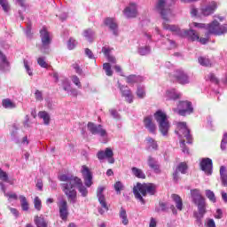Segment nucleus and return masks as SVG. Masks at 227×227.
Listing matches in <instances>:
<instances>
[{"label": "nucleus", "mask_w": 227, "mask_h": 227, "mask_svg": "<svg viewBox=\"0 0 227 227\" xmlns=\"http://www.w3.org/2000/svg\"><path fill=\"white\" fill-rule=\"evenodd\" d=\"M191 196L192 202L198 208V212L193 213V217L196 219V223L201 226V219H203L205 214H207V202L198 189L191 190Z\"/></svg>", "instance_id": "f03ea898"}, {"label": "nucleus", "mask_w": 227, "mask_h": 227, "mask_svg": "<svg viewBox=\"0 0 227 227\" xmlns=\"http://www.w3.org/2000/svg\"><path fill=\"white\" fill-rule=\"evenodd\" d=\"M105 26L109 27L110 31L113 32L114 36H118V23H116V20L114 18H106L104 20Z\"/></svg>", "instance_id": "f3484780"}, {"label": "nucleus", "mask_w": 227, "mask_h": 227, "mask_svg": "<svg viewBox=\"0 0 227 227\" xmlns=\"http://www.w3.org/2000/svg\"><path fill=\"white\" fill-rule=\"evenodd\" d=\"M171 198L173 201H175L177 210H184V201L182 200V198L178 194H172Z\"/></svg>", "instance_id": "393cba45"}, {"label": "nucleus", "mask_w": 227, "mask_h": 227, "mask_svg": "<svg viewBox=\"0 0 227 227\" xmlns=\"http://www.w3.org/2000/svg\"><path fill=\"white\" fill-rule=\"evenodd\" d=\"M179 173H182V175H185L187 173V170L189 169V166L186 162H181L178 164V166L176 168Z\"/></svg>", "instance_id": "2f4dec72"}, {"label": "nucleus", "mask_w": 227, "mask_h": 227, "mask_svg": "<svg viewBox=\"0 0 227 227\" xmlns=\"http://www.w3.org/2000/svg\"><path fill=\"white\" fill-rule=\"evenodd\" d=\"M198 61L201 67H212V62L210 59L207 57H199Z\"/></svg>", "instance_id": "7c9ffc66"}, {"label": "nucleus", "mask_w": 227, "mask_h": 227, "mask_svg": "<svg viewBox=\"0 0 227 227\" xmlns=\"http://www.w3.org/2000/svg\"><path fill=\"white\" fill-rule=\"evenodd\" d=\"M82 176L86 187H91L93 185V173L90 170V168L86 165L82 166L81 169Z\"/></svg>", "instance_id": "1a4fd4ad"}, {"label": "nucleus", "mask_w": 227, "mask_h": 227, "mask_svg": "<svg viewBox=\"0 0 227 227\" xmlns=\"http://www.w3.org/2000/svg\"><path fill=\"white\" fill-rule=\"evenodd\" d=\"M215 219H223V211L221 209H216Z\"/></svg>", "instance_id": "338daca9"}, {"label": "nucleus", "mask_w": 227, "mask_h": 227, "mask_svg": "<svg viewBox=\"0 0 227 227\" xmlns=\"http://www.w3.org/2000/svg\"><path fill=\"white\" fill-rule=\"evenodd\" d=\"M119 90L122 97H127V95H129V93H132V90H130V89H129L125 85H121V83H119Z\"/></svg>", "instance_id": "e433bc0d"}, {"label": "nucleus", "mask_w": 227, "mask_h": 227, "mask_svg": "<svg viewBox=\"0 0 227 227\" xmlns=\"http://www.w3.org/2000/svg\"><path fill=\"white\" fill-rule=\"evenodd\" d=\"M220 180L223 187H227V171L226 167H220Z\"/></svg>", "instance_id": "a878e982"}, {"label": "nucleus", "mask_w": 227, "mask_h": 227, "mask_svg": "<svg viewBox=\"0 0 227 227\" xmlns=\"http://www.w3.org/2000/svg\"><path fill=\"white\" fill-rule=\"evenodd\" d=\"M0 5L2 6L4 12L8 13L10 12V4H8V0H0Z\"/></svg>", "instance_id": "de8ad7c7"}, {"label": "nucleus", "mask_w": 227, "mask_h": 227, "mask_svg": "<svg viewBox=\"0 0 227 227\" xmlns=\"http://www.w3.org/2000/svg\"><path fill=\"white\" fill-rule=\"evenodd\" d=\"M176 134L179 136L180 147L183 149L184 153H189V149L185 145V141L188 145L192 144V136L191 135V129L187 128V122H176Z\"/></svg>", "instance_id": "20e7f679"}, {"label": "nucleus", "mask_w": 227, "mask_h": 227, "mask_svg": "<svg viewBox=\"0 0 227 227\" xmlns=\"http://www.w3.org/2000/svg\"><path fill=\"white\" fill-rule=\"evenodd\" d=\"M72 67L75 70L76 74H78V75L82 74V69L81 68V67H79V64L74 63L72 65Z\"/></svg>", "instance_id": "13d9d810"}, {"label": "nucleus", "mask_w": 227, "mask_h": 227, "mask_svg": "<svg viewBox=\"0 0 227 227\" xmlns=\"http://www.w3.org/2000/svg\"><path fill=\"white\" fill-rule=\"evenodd\" d=\"M34 207L38 212L42 210V200H40V197H35L34 199Z\"/></svg>", "instance_id": "c03bdc74"}, {"label": "nucleus", "mask_w": 227, "mask_h": 227, "mask_svg": "<svg viewBox=\"0 0 227 227\" xmlns=\"http://www.w3.org/2000/svg\"><path fill=\"white\" fill-rule=\"evenodd\" d=\"M75 47H77V41L74 37L69 38L67 42V49L69 51H74Z\"/></svg>", "instance_id": "a19ab883"}, {"label": "nucleus", "mask_w": 227, "mask_h": 227, "mask_svg": "<svg viewBox=\"0 0 227 227\" xmlns=\"http://www.w3.org/2000/svg\"><path fill=\"white\" fill-rule=\"evenodd\" d=\"M124 98L126 102H128V104H132V102H134V95L132 94V92H129V94L124 96Z\"/></svg>", "instance_id": "6e6d98bb"}, {"label": "nucleus", "mask_w": 227, "mask_h": 227, "mask_svg": "<svg viewBox=\"0 0 227 227\" xmlns=\"http://www.w3.org/2000/svg\"><path fill=\"white\" fill-rule=\"evenodd\" d=\"M62 87L64 91H68L70 90V81L67 78L62 80Z\"/></svg>", "instance_id": "09e8293b"}, {"label": "nucleus", "mask_w": 227, "mask_h": 227, "mask_svg": "<svg viewBox=\"0 0 227 227\" xmlns=\"http://www.w3.org/2000/svg\"><path fill=\"white\" fill-rule=\"evenodd\" d=\"M85 55L87 56V58H89V59H95L93 51H91V50H90V48L85 49Z\"/></svg>", "instance_id": "bf43d9fd"}, {"label": "nucleus", "mask_w": 227, "mask_h": 227, "mask_svg": "<svg viewBox=\"0 0 227 227\" xmlns=\"http://www.w3.org/2000/svg\"><path fill=\"white\" fill-rule=\"evenodd\" d=\"M206 196L209 199V201H212V203H215L217 200L215 199V193H214V192L211 190H206Z\"/></svg>", "instance_id": "a18cd8bd"}, {"label": "nucleus", "mask_w": 227, "mask_h": 227, "mask_svg": "<svg viewBox=\"0 0 227 227\" xmlns=\"http://www.w3.org/2000/svg\"><path fill=\"white\" fill-rule=\"evenodd\" d=\"M119 216L122 220V224H124V226H127V224H129V218L127 217V210H125V208L121 207Z\"/></svg>", "instance_id": "c85d7f7f"}, {"label": "nucleus", "mask_w": 227, "mask_h": 227, "mask_svg": "<svg viewBox=\"0 0 227 227\" xmlns=\"http://www.w3.org/2000/svg\"><path fill=\"white\" fill-rule=\"evenodd\" d=\"M131 172L136 176V178H140L142 180H145L146 178V174L143 172V169L133 167L131 168Z\"/></svg>", "instance_id": "bb28decb"}, {"label": "nucleus", "mask_w": 227, "mask_h": 227, "mask_svg": "<svg viewBox=\"0 0 227 227\" xmlns=\"http://www.w3.org/2000/svg\"><path fill=\"white\" fill-rule=\"evenodd\" d=\"M79 186L77 187L79 192L82 194V196H83V198H86V196H88V189L86 188V186H84V184L82 183H78Z\"/></svg>", "instance_id": "4c0bfd02"}, {"label": "nucleus", "mask_w": 227, "mask_h": 227, "mask_svg": "<svg viewBox=\"0 0 227 227\" xmlns=\"http://www.w3.org/2000/svg\"><path fill=\"white\" fill-rule=\"evenodd\" d=\"M124 15L127 19H134L137 17V8L136 4H130L129 6L124 9Z\"/></svg>", "instance_id": "412c9836"}, {"label": "nucleus", "mask_w": 227, "mask_h": 227, "mask_svg": "<svg viewBox=\"0 0 227 227\" xmlns=\"http://www.w3.org/2000/svg\"><path fill=\"white\" fill-rule=\"evenodd\" d=\"M144 125L150 134H156L157 126L153 122V118L152 116H146L144 118Z\"/></svg>", "instance_id": "dca6fc26"}, {"label": "nucleus", "mask_w": 227, "mask_h": 227, "mask_svg": "<svg viewBox=\"0 0 227 227\" xmlns=\"http://www.w3.org/2000/svg\"><path fill=\"white\" fill-rule=\"evenodd\" d=\"M152 48H150V46L140 47L138 49V54H140V56H146L147 54H150Z\"/></svg>", "instance_id": "ea45409f"}, {"label": "nucleus", "mask_w": 227, "mask_h": 227, "mask_svg": "<svg viewBox=\"0 0 227 227\" xmlns=\"http://www.w3.org/2000/svg\"><path fill=\"white\" fill-rule=\"evenodd\" d=\"M20 200L21 203L22 210H24L25 212H27V210H29V203L27 202V199L26 198V196L20 195Z\"/></svg>", "instance_id": "c756f323"}, {"label": "nucleus", "mask_w": 227, "mask_h": 227, "mask_svg": "<svg viewBox=\"0 0 227 227\" xmlns=\"http://www.w3.org/2000/svg\"><path fill=\"white\" fill-rule=\"evenodd\" d=\"M146 141L149 146H151L153 150H157V148H159V145H157V141H155V139H153V137H148L146 138Z\"/></svg>", "instance_id": "79ce46f5"}, {"label": "nucleus", "mask_w": 227, "mask_h": 227, "mask_svg": "<svg viewBox=\"0 0 227 227\" xmlns=\"http://www.w3.org/2000/svg\"><path fill=\"white\" fill-rule=\"evenodd\" d=\"M124 98L126 102H128V104H132V102H134V95L132 94V92H129V94L124 96Z\"/></svg>", "instance_id": "5fc2aeb1"}, {"label": "nucleus", "mask_w": 227, "mask_h": 227, "mask_svg": "<svg viewBox=\"0 0 227 227\" xmlns=\"http://www.w3.org/2000/svg\"><path fill=\"white\" fill-rule=\"evenodd\" d=\"M126 82H128V84H137V82H143V77L140 75L130 74L126 77Z\"/></svg>", "instance_id": "b1692460"}, {"label": "nucleus", "mask_w": 227, "mask_h": 227, "mask_svg": "<svg viewBox=\"0 0 227 227\" xmlns=\"http://www.w3.org/2000/svg\"><path fill=\"white\" fill-rule=\"evenodd\" d=\"M35 223L37 227H47V222H45V219L42 216H35Z\"/></svg>", "instance_id": "473e14b6"}, {"label": "nucleus", "mask_w": 227, "mask_h": 227, "mask_svg": "<svg viewBox=\"0 0 227 227\" xmlns=\"http://www.w3.org/2000/svg\"><path fill=\"white\" fill-rule=\"evenodd\" d=\"M59 215L62 221L68 219V204L67 200H62L59 204Z\"/></svg>", "instance_id": "a211bd4d"}, {"label": "nucleus", "mask_w": 227, "mask_h": 227, "mask_svg": "<svg viewBox=\"0 0 227 227\" xmlns=\"http://www.w3.org/2000/svg\"><path fill=\"white\" fill-rule=\"evenodd\" d=\"M114 187L115 189L116 194H121V191H123L124 186L123 184H121V182L117 181L114 184Z\"/></svg>", "instance_id": "37998d69"}, {"label": "nucleus", "mask_w": 227, "mask_h": 227, "mask_svg": "<svg viewBox=\"0 0 227 227\" xmlns=\"http://www.w3.org/2000/svg\"><path fill=\"white\" fill-rule=\"evenodd\" d=\"M0 60L6 67H10V62L8 61V59H6V55H4V53H3L1 50H0Z\"/></svg>", "instance_id": "8fccbe9b"}, {"label": "nucleus", "mask_w": 227, "mask_h": 227, "mask_svg": "<svg viewBox=\"0 0 227 227\" xmlns=\"http://www.w3.org/2000/svg\"><path fill=\"white\" fill-rule=\"evenodd\" d=\"M5 196H7V198H9V200H19V196L17 195V193L8 192V193H6Z\"/></svg>", "instance_id": "0e129e2a"}, {"label": "nucleus", "mask_w": 227, "mask_h": 227, "mask_svg": "<svg viewBox=\"0 0 227 227\" xmlns=\"http://www.w3.org/2000/svg\"><path fill=\"white\" fill-rule=\"evenodd\" d=\"M71 81L77 86L78 88H82V85L81 84V80H79V77L77 75L71 76Z\"/></svg>", "instance_id": "3c124183"}, {"label": "nucleus", "mask_w": 227, "mask_h": 227, "mask_svg": "<svg viewBox=\"0 0 227 227\" xmlns=\"http://www.w3.org/2000/svg\"><path fill=\"white\" fill-rule=\"evenodd\" d=\"M35 98L38 102H42V100H43V94H42V91L37 90H35Z\"/></svg>", "instance_id": "864d4df0"}, {"label": "nucleus", "mask_w": 227, "mask_h": 227, "mask_svg": "<svg viewBox=\"0 0 227 227\" xmlns=\"http://www.w3.org/2000/svg\"><path fill=\"white\" fill-rule=\"evenodd\" d=\"M167 96L169 98V100H178L180 97H182V94L175 92V90H168L167 91Z\"/></svg>", "instance_id": "f704fd0d"}, {"label": "nucleus", "mask_w": 227, "mask_h": 227, "mask_svg": "<svg viewBox=\"0 0 227 227\" xmlns=\"http://www.w3.org/2000/svg\"><path fill=\"white\" fill-rule=\"evenodd\" d=\"M106 190V187L104 186H99L97 190V196L98 198H104V191Z\"/></svg>", "instance_id": "4d7b16f0"}, {"label": "nucleus", "mask_w": 227, "mask_h": 227, "mask_svg": "<svg viewBox=\"0 0 227 227\" xmlns=\"http://www.w3.org/2000/svg\"><path fill=\"white\" fill-rule=\"evenodd\" d=\"M0 180H2V182H8V174L2 168H0Z\"/></svg>", "instance_id": "603ef678"}, {"label": "nucleus", "mask_w": 227, "mask_h": 227, "mask_svg": "<svg viewBox=\"0 0 227 227\" xmlns=\"http://www.w3.org/2000/svg\"><path fill=\"white\" fill-rule=\"evenodd\" d=\"M157 192V185L153 183H137V184L133 187V194L138 201L145 205L146 200L143 198L146 196H155Z\"/></svg>", "instance_id": "7ed1b4c3"}, {"label": "nucleus", "mask_w": 227, "mask_h": 227, "mask_svg": "<svg viewBox=\"0 0 227 227\" xmlns=\"http://www.w3.org/2000/svg\"><path fill=\"white\" fill-rule=\"evenodd\" d=\"M2 106L4 109H15L16 105L10 98H5L2 100Z\"/></svg>", "instance_id": "cd10ccee"}, {"label": "nucleus", "mask_w": 227, "mask_h": 227, "mask_svg": "<svg viewBox=\"0 0 227 227\" xmlns=\"http://www.w3.org/2000/svg\"><path fill=\"white\" fill-rule=\"evenodd\" d=\"M175 4V0H158L156 3V10L161 15L163 20L169 22V15H171V6Z\"/></svg>", "instance_id": "423d86ee"}, {"label": "nucleus", "mask_w": 227, "mask_h": 227, "mask_svg": "<svg viewBox=\"0 0 227 227\" xmlns=\"http://www.w3.org/2000/svg\"><path fill=\"white\" fill-rule=\"evenodd\" d=\"M59 180L63 183L62 191L67 198L69 203H77V191L74 187L78 188L79 184H82V179L75 176H67L62 174L59 176Z\"/></svg>", "instance_id": "f257e3e1"}, {"label": "nucleus", "mask_w": 227, "mask_h": 227, "mask_svg": "<svg viewBox=\"0 0 227 227\" xmlns=\"http://www.w3.org/2000/svg\"><path fill=\"white\" fill-rule=\"evenodd\" d=\"M37 64L39 65V67H41V68L49 67V64L45 61V59H43V57H39L37 59Z\"/></svg>", "instance_id": "49530a36"}, {"label": "nucleus", "mask_w": 227, "mask_h": 227, "mask_svg": "<svg viewBox=\"0 0 227 227\" xmlns=\"http://www.w3.org/2000/svg\"><path fill=\"white\" fill-rule=\"evenodd\" d=\"M207 227H216L214 219L209 218L207 222Z\"/></svg>", "instance_id": "774afa93"}, {"label": "nucleus", "mask_w": 227, "mask_h": 227, "mask_svg": "<svg viewBox=\"0 0 227 227\" xmlns=\"http://www.w3.org/2000/svg\"><path fill=\"white\" fill-rule=\"evenodd\" d=\"M39 118L43 120L45 125H49V123L51 122V116L45 111L39 112Z\"/></svg>", "instance_id": "72a5a7b5"}, {"label": "nucleus", "mask_w": 227, "mask_h": 227, "mask_svg": "<svg viewBox=\"0 0 227 227\" xmlns=\"http://www.w3.org/2000/svg\"><path fill=\"white\" fill-rule=\"evenodd\" d=\"M111 51H113V49H111V48H107V47L102 48V52H103L104 56H106V58L111 56Z\"/></svg>", "instance_id": "052dcab7"}, {"label": "nucleus", "mask_w": 227, "mask_h": 227, "mask_svg": "<svg viewBox=\"0 0 227 227\" xmlns=\"http://www.w3.org/2000/svg\"><path fill=\"white\" fill-rule=\"evenodd\" d=\"M147 164L149 168L153 169L157 175H160V173H162V170H160V165L159 164V161L155 160V158L149 156L147 159Z\"/></svg>", "instance_id": "6ab92c4d"}, {"label": "nucleus", "mask_w": 227, "mask_h": 227, "mask_svg": "<svg viewBox=\"0 0 227 227\" xmlns=\"http://www.w3.org/2000/svg\"><path fill=\"white\" fill-rule=\"evenodd\" d=\"M213 18L215 20L211 23L207 24V36H208V35H215V36H223V35H226L227 24L221 25V23H219V22H223L224 16L215 14L213 16ZM215 19H218L219 21H217V20Z\"/></svg>", "instance_id": "39448f33"}, {"label": "nucleus", "mask_w": 227, "mask_h": 227, "mask_svg": "<svg viewBox=\"0 0 227 227\" xmlns=\"http://www.w3.org/2000/svg\"><path fill=\"white\" fill-rule=\"evenodd\" d=\"M169 21L165 20L163 22V27L165 29H168V31H171L172 33H174V35H177V36H181L184 34V29H180V27H176V25H169L168 24Z\"/></svg>", "instance_id": "4be33fe9"}, {"label": "nucleus", "mask_w": 227, "mask_h": 227, "mask_svg": "<svg viewBox=\"0 0 227 227\" xmlns=\"http://www.w3.org/2000/svg\"><path fill=\"white\" fill-rule=\"evenodd\" d=\"M172 178L174 182H178V180H180V172L176 168L172 174Z\"/></svg>", "instance_id": "680f3d73"}, {"label": "nucleus", "mask_w": 227, "mask_h": 227, "mask_svg": "<svg viewBox=\"0 0 227 227\" xmlns=\"http://www.w3.org/2000/svg\"><path fill=\"white\" fill-rule=\"evenodd\" d=\"M87 129L94 136L97 135V134L101 136V137H104L107 136V131H106V129H104L102 128V125H100V124L97 125L94 122H88Z\"/></svg>", "instance_id": "9b49d317"}, {"label": "nucleus", "mask_w": 227, "mask_h": 227, "mask_svg": "<svg viewBox=\"0 0 227 227\" xmlns=\"http://www.w3.org/2000/svg\"><path fill=\"white\" fill-rule=\"evenodd\" d=\"M173 77L178 84H189V75L182 69L176 70Z\"/></svg>", "instance_id": "ddd939ff"}, {"label": "nucleus", "mask_w": 227, "mask_h": 227, "mask_svg": "<svg viewBox=\"0 0 227 227\" xmlns=\"http://www.w3.org/2000/svg\"><path fill=\"white\" fill-rule=\"evenodd\" d=\"M97 157L98 160H104V159H107L109 164H114V153L111 147L106 148L105 151H98Z\"/></svg>", "instance_id": "6e6552de"}, {"label": "nucleus", "mask_w": 227, "mask_h": 227, "mask_svg": "<svg viewBox=\"0 0 227 227\" xmlns=\"http://www.w3.org/2000/svg\"><path fill=\"white\" fill-rule=\"evenodd\" d=\"M217 10V2L212 1L209 4L200 8V13L203 17H210L214 15Z\"/></svg>", "instance_id": "f8f14e48"}, {"label": "nucleus", "mask_w": 227, "mask_h": 227, "mask_svg": "<svg viewBox=\"0 0 227 227\" xmlns=\"http://www.w3.org/2000/svg\"><path fill=\"white\" fill-rule=\"evenodd\" d=\"M136 95L138 98H145V97H146V90H145V87H141V85H138Z\"/></svg>", "instance_id": "c9c22d12"}, {"label": "nucleus", "mask_w": 227, "mask_h": 227, "mask_svg": "<svg viewBox=\"0 0 227 227\" xmlns=\"http://www.w3.org/2000/svg\"><path fill=\"white\" fill-rule=\"evenodd\" d=\"M178 107V114H180V116H185L194 112L192 103L190 101H179Z\"/></svg>", "instance_id": "9d476101"}, {"label": "nucleus", "mask_w": 227, "mask_h": 227, "mask_svg": "<svg viewBox=\"0 0 227 227\" xmlns=\"http://www.w3.org/2000/svg\"><path fill=\"white\" fill-rule=\"evenodd\" d=\"M154 120L159 125V130L162 136H167L169 132V121L168 120V115L162 110H158L154 113Z\"/></svg>", "instance_id": "0eeeda50"}, {"label": "nucleus", "mask_w": 227, "mask_h": 227, "mask_svg": "<svg viewBox=\"0 0 227 227\" xmlns=\"http://www.w3.org/2000/svg\"><path fill=\"white\" fill-rule=\"evenodd\" d=\"M99 204L101 205L102 208L98 209V212L101 215H104L106 212L109 211V206H107V202L106 201V197H99L98 198Z\"/></svg>", "instance_id": "5701e85b"}, {"label": "nucleus", "mask_w": 227, "mask_h": 227, "mask_svg": "<svg viewBox=\"0 0 227 227\" xmlns=\"http://www.w3.org/2000/svg\"><path fill=\"white\" fill-rule=\"evenodd\" d=\"M103 70H105L106 74L108 77H113V69H111V64L109 63H104L103 64Z\"/></svg>", "instance_id": "58836bf2"}, {"label": "nucleus", "mask_w": 227, "mask_h": 227, "mask_svg": "<svg viewBox=\"0 0 227 227\" xmlns=\"http://www.w3.org/2000/svg\"><path fill=\"white\" fill-rule=\"evenodd\" d=\"M24 67L28 74V75H33V72L31 71V68L29 67V64L27 60H24Z\"/></svg>", "instance_id": "69168bd1"}, {"label": "nucleus", "mask_w": 227, "mask_h": 227, "mask_svg": "<svg viewBox=\"0 0 227 227\" xmlns=\"http://www.w3.org/2000/svg\"><path fill=\"white\" fill-rule=\"evenodd\" d=\"M39 33L42 45L44 49H46V47H49V45H51V35L49 34V31H47V27H43Z\"/></svg>", "instance_id": "2eb2a0df"}, {"label": "nucleus", "mask_w": 227, "mask_h": 227, "mask_svg": "<svg viewBox=\"0 0 227 227\" xmlns=\"http://www.w3.org/2000/svg\"><path fill=\"white\" fill-rule=\"evenodd\" d=\"M182 38H188L192 42H197L200 40V35L194 29L183 30Z\"/></svg>", "instance_id": "aec40b11"}, {"label": "nucleus", "mask_w": 227, "mask_h": 227, "mask_svg": "<svg viewBox=\"0 0 227 227\" xmlns=\"http://www.w3.org/2000/svg\"><path fill=\"white\" fill-rule=\"evenodd\" d=\"M200 169L206 173V175H212L213 163L210 158H203L200 163Z\"/></svg>", "instance_id": "4468645a"}, {"label": "nucleus", "mask_w": 227, "mask_h": 227, "mask_svg": "<svg viewBox=\"0 0 227 227\" xmlns=\"http://www.w3.org/2000/svg\"><path fill=\"white\" fill-rule=\"evenodd\" d=\"M209 80L211 81V82H214L215 84L219 83V79H217V77L214 74H209Z\"/></svg>", "instance_id": "e2e57ef3"}]
</instances>
